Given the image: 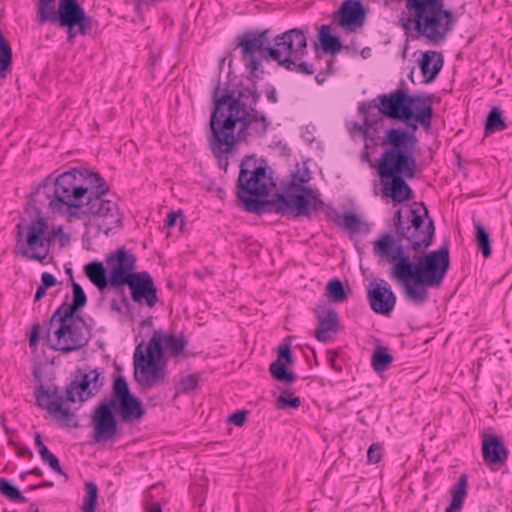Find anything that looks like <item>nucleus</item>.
Wrapping results in <instances>:
<instances>
[{
	"label": "nucleus",
	"mask_w": 512,
	"mask_h": 512,
	"mask_svg": "<svg viewBox=\"0 0 512 512\" xmlns=\"http://www.w3.org/2000/svg\"><path fill=\"white\" fill-rule=\"evenodd\" d=\"M307 33L308 30L301 28L289 29L274 37V45L267 48L268 57L280 62L285 58L301 60L307 54Z\"/></svg>",
	"instance_id": "nucleus-17"
},
{
	"label": "nucleus",
	"mask_w": 512,
	"mask_h": 512,
	"mask_svg": "<svg viewBox=\"0 0 512 512\" xmlns=\"http://www.w3.org/2000/svg\"><path fill=\"white\" fill-rule=\"evenodd\" d=\"M34 396L40 408L45 409L51 415L58 414L56 417L59 420L68 422L73 417V413L68 407H64L63 403L49 401V394L42 385L35 389Z\"/></svg>",
	"instance_id": "nucleus-28"
},
{
	"label": "nucleus",
	"mask_w": 512,
	"mask_h": 512,
	"mask_svg": "<svg viewBox=\"0 0 512 512\" xmlns=\"http://www.w3.org/2000/svg\"><path fill=\"white\" fill-rule=\"evenodd\" d=\"M301 405V400L299 397H294L292 394L289 396L280 395L277 398V408L278 409H287V408H293L297 409Z\"/></svg>",
	"instance_id": "nucleus-44"
},
{
	"label": "nucleus",
	"mask_w": 512,
	"mask_h": 512,
	"mask_svg": "<svg viewBox=\"0 0 512 512\" xmlns=\"http://www.w3.org/2000/svg\"><path fill=\"white\" fill-rule=\"evenodd\" d=\"M113 410L125 422L139 421L145 414L142 402L131 393L128 382L123 376L115 378L111 399L100 403L95 408L92 416L93 441L95 443L113 440L119 433Z\"/></svg>",
	"instance_id": "nucleus-4"
},
{
	"label": "nucleus",
	"mask_w": 512,
	"mask_h": 512,
	"mask_svg": "<svg viewBox=\"0 0 512 512\" xmlns=\"http://www.w3.org/2000/svg\"><path fill=\"white\" fill-rule=\"evenodd\" d=\"M47 290V288L40 284L35 293L34 302H39L46 295Z\"/></svg>",
	"instance_id": "nucleus-53"
},
{
	"label": "nucleus",
	"mask_w": 512,
	"mask_h": 512,
	"mask_svg": "<svg viewBox=\"0 0 512 512\" xmlns=\"http://www.w3.org/2000/svg\"><path fill=\"white\" fill-rule=\"evenodd\" d=\"M315 80L318 84H322L325 79L320 77V74L316 75Z\"/></svg>",
	"instance_id": "nucleus-61"
},
{
	"label": "nucleus",
	"mask_w": 512,
	"mask_h": 512,
	"mask_svg": "<svg viewBox=\"0 0 512 512\" xmlns=\"http://www.w3.org/2000/svg\"><path fill=\"white\" fill-rule=\"evenodd\" d=\"M292 362L290 345H281L278 350V359L272 362L269 367L272 377L283 383H293L297 377L293 372H288L286 369V364H292Z\"/></svg>",
	"instance_id": "nucleus-23"
},
{
	"label": "nucleus",
	"mask_w": 512,
	"mask_h": 512,
	"mask_svg": "<svg viewBox=\"0 0 512 512\" xmlns=\"http://www.w3.org/2000/svg\"><path fill=\"white\" fill-rule=\"evenodd\" d=\"M507 128L502 111L498 107H493L487 115L485 122V135L503 131Z\"/></svg>",
	"instance_id": "nucleus-34"
},
{
	"label": "nucleus",
	"mask_w": 512,
	"mask_h": 512,
	"mask_svg": "<svg viewBox=\"0 0 512 512\" xmlns=\"http://www.w3.org/2000/svg\"><path fill=\"white\" fill-rule=\"evenodd\" d=\"M271 34L269 29L248 30L237 37L241 60L253 78L260 79L258 71L262 61H270L267 48H270Z\"/></svg>",
	"instance_id": "nucleus-16"
},
{
	"label": "nucleus",
	"mask_w": 512,
	"mask_h": 512,
	"mask_svg": "<svg viewBox=\"0 0 512 512\" xmlns=\"http://www.w3.org/2000/svg\"><path fill=\"white\" fill-rule=\"evenodd\" d=\"M421 73L423 75V83H432L440 73L444 58L440 52L426 51L422 54L421 59L418 60Z\"/></svg>",
	"instance_id": "nucleus-27"
},
{
	"label": "nucleus",
	"mask_w": 512,
	"mask_h": 512,
	"mask_svg": "<svg viewBox=\"0 0 512 512\" xmlns=\"http://www.w3.org/2000/svg\"><path fill=\"white\" fill-rule=\"evenodd\" d=\"M408 177H384L382 182L383 195L389 197L396 203H402L412 198V189L406 183Z\"/></svg>",
	"instance_id": "nucleus-24"
},
{
	"label": "nucleus",
	"mask_w": 512,
	"mask_h": 512,
	"mask_svg": "<svg viewBox=\"0 0 512 512\" xmlns=\"http://www.w3.org/2000/svg\"><path fill=\"white\" fill-rule=\"evenodd\" d=\"M17 447H18V455L20 457L27 456L30 459L33 457V452L28 447H19V446H17Z\"/></svg>",
	"instance_id": "nucleus-55"
},
{
	"label": "nucleus",
	"mask_w": 512,
	"mask_h": 512,
	"mask_svg": "<svg viewBox=\"0 0 512 512\" xmlns=\"http://www.w3.org/2000/svg\"><path fill=\"white\" fill-rule=\"evenodd\" d=\"M101 373L96 369L89 373H83L76 377L66 387V401L75 402L76 395L81 402H84L94 396L103 386Z\"/></svg>",
	"instance_id": "nucleus-20"
},
{
	"label": "nucleus",
	"mask_w": 512,
	"mask_h": 512,
	"mask_svg": "<svg viewBox=\"0 0 512 512\" xmlns=\"http://www.w3.org/2000/svg\"><path fill=\"white\" fill-rule=\"evenodd\" d=\"M394 226L395 235L392 237L395 244L392 251H397L401 246L404 255H409V251L424 252L433 242L434 220L423 203H414L396 211Z\"/></svg>",
	"instance_id": "nucleus-8"
},
{
	"label": "nucleus",
	"mask_w": 512,
	"mask_h": 512,
	"mask_svg": "<svg viewBox=\"0 0 512 512\" xmlns=\"http://www.w3.org/2000/svg\"><path fill=\"white\" fill-rule=\"evenodd\" d=\"M225 107L230 113L218 125L210 127L208 143L220 166L224 160L226 168L228 166L226 155L234 152L240 143L248 142L249 138H264L272 122L263 112L257 109L246 111L239 107L235 100Z\"/></svg>",
	"instance_id": "nucleus-3"
},
{
	"label": "nucleus",
	"mask_w": 512,
	"mask_h": 512,
	"mask_svg": "<svg viewBox=\"0 0 512 512\" xmlns=\"http://www.w3.org/2000/svg\"><path fill=\"white\" fill-rule=\"evenodd\" d=\"M85 489L86 497L81 505V510L82 512H94L98 499V487L94 482H87Z\"/></svg>",
	"instance_id": "nucleus-40"
},
{
	"label": "nucleus",
	"mask_w": 512,
	"mask_h": 512,
	"mask_svg": "<svg viewBox=\"0 0 512 512\" xmlns=\"http://www.w3.org/2000/svg\"><path fill=\"white\" fill-rule=\"evenodd\" d=\"M39 331L40 326L39 324H34L31 329L30 338H29V345L30 347H36L39 339Z\"/></svg>",
	"instance_id": "nucleus-49"
},
{
	"label": "nucleus",
	"mask_w": 512,
	"mask_h": 512,
	"mask_svg": "<svg viewBox=\"0 0 512 512\" xmlns=\"http://www.w3.org/2000/svg\"><path fill=\"white\" fill-rule=\"evenodd\" d=\"M41 459L44 463L48 464L55 473L64 476L66 480L69 478L61 468L58 458L50 450L46 454H42Z\"/></svg>",
	"instance_id": "nucleus-43"
},
{
	"label": "nucleus",
	"mask_w": 512,
	"mask_h": 512,
	"mask_svg": "<svg viewBox=\"0 0 512 512\" xmlns=\"http://www.w3.org/2000/svg\"><path fill=\"white\" fill-rule=\"evenodd\" d=\"M405 10L400 21L405 30L413 27L416 38L427 44L440 45L453 31L456 18L444 0H404Z\"/></svg>",
	"instance_id": "nucleus-5"
},
{
	"label": "nucleus",
	"mask_w": 512,
	"mask_h": 512,
	"mask_svg": "<svg viewBox=\"0 0 512 512\" xmlns=\"http://www.w3.org/2000/svg\"><path fill=\"white\" fill-rule=\"evenodd\" d=\"M318 31V39L324 53L336 54L341 51L342 43L338 36L331 34L329 25H321Z\"/></svg>",
	"instance_id": "nucleus-33"
},
{
	"label": "nucleus",
	"mask_w": 512,
	"mask_h": 512,
	"mask_svg": "<svg viewBox=\"0 0 512 512\" xmlns=\"http://www.w3.org/2000/svg\"><path fill=\"white\" fill-rule=\"evenodd\" d=\"M382 452H383L382 445L379 443H373L369 447L368 452H367L368 462L371 464H376V463L380 462L382 459Z\"/></svg>",
	"instance_id": "nucleus-45"
},
{
	"label": "nucleus",
	"mask_w": 512,
	"mask_h": 512,
	"mask_svg": "<svg viewBox=\"0 0 512 512\" xmlns=\"http://www.w3.org/2000/svg\"><path fill=\"white\" fill-rule=\"evenodd\" d=\"M148 512H162V508L158 503H152Z\"/></svg>",
	"instance_id": "nucleus-57"
},
{
	"label": "nucleus",
	"mask_w": 512,
	"mask_h": 512,
	"mask_svg": "<svg viewBox=\"0 0 512 512\" xmlns=\"http://www.w3.org/2000/svg\"><path fill=\"white\" fill-rule=\"evenodd\" d=\"M219 88H215L213 91V102L214 107L210 116L209 126L215 127L222 119H225L230 112H228L225 106L230 104L232 100H235L239 107L244 108L246 111H254L260 100L261 94L257 92L255 88L242 86L240 87L238 94L235 95L234 91L226 90L222 96H218Z\"/></svg>",
	"instance_id": "nucleus-18"
},
{
	"label": "nucleus",
	"mask_w": 512,
	"mask_h": 512,
	"mask_svg": "<svg viewBox=\"0 0 512 512\" xmlns=\"http://www.w3.org/2000/svg\"><path fill=\"white\" fill-rule=\"evenodd\" d=\"M394 244L392 234L384 233L373 243L374 254L392 263L390 277L403 285L408 301L421 306L429 299L428 287H440L450 268L449 244L419 256L416 263L403 254L401 246L392 251Z\"/></svg>",
	"instance_id": "nucleus-2"
},
{
	"label": "nucleus",
	"mask_w": 512,
	"mask_h": 512,
	"mask_svg": "<svg viewBox=\"0 0 512 512\" xmlns=\"http://www.w3.org/2000/svg\"><path fill=\"white\" fill-rule=\"evenodd\" d=\"M1 424H2V427L5 430L6 434H11L12 433V431L8 428V425H6V419L5 418H2Z\"/></svg>",
	"instance_id": "nucleus-59"
},
{
	"label": "nucleus",
	"mask_w": 512,
	"mask_h": 512,
	"mask_svg": "<svg viewBox=\"0 0 512 512\" xmlns=\"http://www.w3.org/2000/svg\"><path fill=\"white\" fill-rule=\"evenodd\" d=\"M298 180L300 183L290 182L270 203L275 211L282 215L292 212L294 217L311 218L323 208L324 202L320 199L318 191L302 185L308 179L301 177Z\"/></svg>",
	"instance_id": "nucleus-12"
},
{
	"label": "nucleus",
	"mask_w": 512,
	"mask_h": 512,
	"mask_svg": "<svg viewBox=\"0 0 512 512\" xmlns=\"http://www.w3.org/2000/svg\"><path fill=\"white\" fill-rule=\"evenodd\" d=\"M109 186L99 173L74 168L57 178H46L43 185L31 194L29 204L45 205L53 213H66L68 220L84 215L112 218L110 223L120 222L117 204L103 199Z\"/></svg>",
	"instance_id": "nucleus-1"
},
{
	"label": "nucleus",
	"mask_w": 512,
	"mask_h": 512,
	"mask_svg": "<svg viewBox=\"0 0 512 512\" xmlns=\"http://www.w3.org/2000/svg\"><path fill=\"white\" fill-rule=\"evenodd\" d=\"M280 66L288 71L303 75H312L315 72L314 66L305 61L285 58L280 62Z\"/></svg>",
	"instance_id": "nucleus-37"
},
{
	"label": "nucleus",
	"mask_w": 512,
	"mask_h": 512,
	"mask_svg": "<svg viewBox=\"0 0 512 512\" xmlns=\"http://www.w3.org/2000/svg\"><path fill=\"white\" fill-rule=\"evenodd\" d=\"M54 484L51 481H45L39 485L32 486L31 489L43 488V487H52Z\"/></svg>",
	"instance_id": "nucleus-58"
},
{
	"label": "nucleus",
	"mask_w": 512,
	"mask_h": 512,
	"mask_svg": "<svg viewBox=\"0 0 512 512\" xmlns=\"http://www.w3.org/2000/svg\"><path fill=\"white\" fill-rule=\"evenodd\" d=\"M199 377L197 374H189L181 377L178 383V391L181 393H189L198 385Z\"/></svg>",
	"instance_id": "nucleus-42"
},
{
	"label": "nucleus",
	"mask_w": 512,
	"mask_h": 512,
	"mask_svg": "<svg viewBox=\"0 0 512 512\" xmlns=\"http://www.w3.org/2000/svg\"><path fill=\"white\" fill-rule=\"evenodd\" d=\"M149 8L150 4L146 0H134V10L138 16H142Z\"/></svg>",
	"instance_id": "nucleus-48"
},
{
	"label": "nucleus",
	"mask_w": 512,
	"mask_h": 512,
	"mask_svg": "<svg viewBox=\"0 0 512 512\" xmlns=\"http://www.w3.org/2000/svg\"><path fill=\"white\" fill-rule=\"evenodd\" d=\"M269 168L258 162L253 156H246L240 165L237 181V196L248 212H259L260 198L269 195L270 188L275 185Z\"/></svg>",
	"instance_id": "nucleus-11"
},
{
	"label": "nucleus",
	"mask_w": 512,
	"mask_h": 512,
	"mask_svg": "<svg viewBox=\"0 0 512 512\" xmlns=\"http://www.w3.org/2000/svg\"><path fill=\"white\" fill-rule=\"evenodd\" d=\"M474 226H475V241L477 244L478 249L481 251L484 258L490 257L492 253L491 249V240L489 233L485 229V227L481 224L480 221L474 220Z\"/></svg>",
	"instance_id": "nucleus-35"
},
{
	"label": "nucleus",
	"mask_w": 512,
	"mask_h": 512,
	"mask_svg": "<svg viewBox=\"0 0 512 512\" xmlns=\"http://www.w3.org/2000/svg\"><path fill=\"white\" fill-rule=\"evenodd\" d=\"M179 217H183V214H182V211L179 210L177 212L175 211H171L168 215H167V219H166V225L168 227H173L176 225V222H177V219Z\"/></svg>",
	"instance_id": "nucleus-50"
},
{
	"label": "nucleus",
	"mask_w": 512,
	"mask_h": 512,
	"mask_svg": "<svg viewBox=\"0 0 512 512\" xmlns=\"http://www.w3.org/2000/svg\"><path fill=\"white\" fill-rule=\"evenodd\" d=\"M66 273L70 274V277L73 278L71 268L66 269Z\"/></svg>",
	"instance_id": "nucleus-63"
},
{
	"label": "nucleus",
	"mask_w": 512,
	"mask_h": 512,
	"mask_svg": "<svg viewBox=\"0 0 512 512\" xmlns=\"http://www.w3.org/2000/svg\"><path fill=\"white\" fill-rule=\"evenodd\" d=\"M146 1L150 4V6H152V5H155L156 3L161 2L162 0H146Z\"/></svg>",
	"instance_id": "nucleus-62"
},
{
	"label": "nucleus",
	"mask_w": 512,
	"mask_h": 512,
	"mask_svg": "<svg viewBox=\"0 0 512 512\" xmlns=\"http://www.w3.org/2000/svg\"><path fill=\"white\" fill-rule=\"evenodd\" d=\"M163 351L156 340L149 341L145 349L143 342L134 351V378L142 391H149L165 381L166 370L159 362Z\"/></svg>",
	"instance_id": "nucleus-15"
},
{
	"label": "nucleus",
	"mask_w": 512,
	"mask_h": 512,
	"mask_svg": "<svg viewBox=\"0 0 512 512\" xmlns=\"http://www.w3.org/2000/svg\"><path fill=\"white\" fill-rule=\"evenodd\" d=\"M45 390L49 394V401H59L63 403L64 400H66V397L64 398V396L59 393V389L57 387H55L53 390Z\"/></svg>",
	"instance_id": "nucleus-51"
},
{
	"label": "nucleus",
	"mask_w": 512,
	"mask_h": 512,
	"mask_svg": "<svg viewBox=\"0 0 512 512\" xmlns=\"http://www.w3.org/2000/svg\"><path fill=\"white\" fill-rule=\"evenodd\" d=\"M482 457L486 465H502L508 458V450L501 437L494 434L483 433Z\"/></svg>",
	"instance_id": "nucleus-22"
},
{
	"label": "nucleus",
	"mask_w": 512,
	"mask_h": 512,
	"mask_svg": "<svg viewBox=\"0 0 512 512\" xmlns=\"http://www.w3.org/2000/svg\"><path fill=\"white\" fill-rule=\"evenodd\" d=\"M317 329L315 336L318 341L326 343L331 341L339 329V316L333 309H329L317 316Z\"/></svg>",
	"instance_id": "nucleus-26"
},
{
	"label": "nucleus",
	"mask_w": 512,
	"mask_h": 512,
	"mask_svg": "<svg viewBox=\"0 0 512 512\" xmlns=\"http://www.w3.org/2000/svg\"><path fill=\"white\" fill-rule=\"evenodd\" d=\"M15 253L27 260L43 262L49 255L54 235L49 231L47 222L39 217L25 227L16 225Z\"/></svg>",
	"instance_id": "nucleus-14"
},
{
	"label": "nucleus",
	"mask_w": 512,
	"mask_h": 512,
	"mask_svg": "<svg viewBox=\"0 0 512 512\" xmlns=\"http://www.w3.org/2000/svg\"><path fill=\"white\" fill-rule=\"evenodd\" d=\"M418 139L415 133L402 128H390L385 131L381 145L389 147L378 163L380 180L384 177L404 176L413 179L417 171L415 149Z\"/></svg>",
	"instance_id": "nucleus-9"
},
{
	"label": "nucleus",
	"mask_w": 512,
	"mask_h": 512,
	"mask_svg": "<svg viewBox=\"0 0 512 512\" xmlns=\"http://www.w3.org/2000/svg\"><path fill=\"white\" fill-rule=\"evenodd\" d=\"M0 493L9 500L17 503H24L27 501L21 491L6 478L0 479Z\"/></svg>",
	"instance_id": "nucleus-39"
},
{
	"label": "nucleus",
	"mask_w": 512,
	"mask_h": 512,
	"mask_svg": "<svg viewBox=\"0 0 512 512\" xmlns=\"http://www.w3.org/2000/svg\"><path fill=\"white\" fill-rule=\"evenodd\" d=\"M335 223L343 226L347 230L356 233L360 230L361 220L359 216L354 213L347 212L335 219Z\"/></svg>",
	"instance_id": "nucleus-41"
},
{
	"label": "nucleus",
	"mask_w": 512,
	"mask_h": 512,
	"mask_svg": "<svg viewBox=\"0 0 512 512\" xmlns=\"http://www.w3.org/2000/svg\"><path fill=\"white\" fill-rule=\"evenodd\" d=\"M467 489L468 478L465 474H462L451 489V501L445 512H460L467 496Z\"/></svg>",
	"instance_id": "nucleus-31"
},
{
	"label": "nucleus",
	"mask_w": 512,
	"mask_h": 512,
	"mask_svg": "<svg viewBox=\"0 0 512 512\" xmlns=\"http://www.w3.org/2000/svg\"><path fill=\"white\" fill-rule=\"evenodd\" d=\"M374 108H377L374 99L371 102H361L358 105V112L364 117V123L359 129L366 138H370L373 142L375 138H379L378 126L383 123L382 115L371 112Z\"/></svg>",
	"instance_id": "nucleus-25"
},
{
	"label": "nucleus",
	"mask_w": 512,
	"mask_h": 512,
	"mask_svg": "<svg viewBox=\"0 0 512 512\" xmlns=\"http://www.w3.org/2000/svg\"><path fill=\"white\" fill-rule=\"evenodd\" d=\"M366 10L361 0H345L334 13L333 19L347 32H353L364 25Z\"/></svg>",
	"instance_id": "nucleus-21"
},
{
	"label": "nucleus",
	"mask_w": 512,
	"mask_h": 512,
	"mask_svg": "<svg viewBox=\"0 0 512 512\" xmlns=\"http://www.w3.org/2000/svg\"><path fill=\"white\" fill-rule=\"evenodd\" d=\"M410 78H411V81L413 82V72H410Z\"/></svg>",
	"instance_id": "nucleus-64"
},
{
	"label": "nucleus",
	"mask_w": 512,
	"mask_h": 512,
	"mask_svg": "<svg viewBox=\"0 0 512 512\" xmlns=\"http://www.w3.org/2000/svg\"><path fill=\"white\" fill-rule=\"evenodd\" d=\"M57 284V279L50 273L44 272L41 275V285L49 289Z\"/></svg>",
	"instance_id": "nucleus-47"
},
{
	"label": "nucleus",
	"mask_w": 512,
	"mask_h": 512,
	"mask_svg": "<svg viewBox=\"0 0 512 512\" xmlns=\"http://www.w3.org/2000/svg\"><path fill=\"white\" fill-rule=\"evenodd\" d=\"M266 97L269 102L276 103L278 101L276 89L271 87L269 90H267Z\"/></svg>",
	"instance_id": "nucleus-54"
},
{
	"label": "nucleus",
	"mask_w": 512,
	"mask_h": 512,
	"mask_svg": "<svg viewBox=\"0 0 512 512\" xmlns=\"http://www.w3.org/2000/svg\"><path fill=\"white\" fill-rule=\"evenodd\" d=\"M156 340L159 343L160 349L164 352V348L174 357L184 354L187 341L183 334L175 336L173 334H166L160 330H155L149 341Z\"/></svg>",
	"instance_id": "nucleus-29"
},
{
	"label": "nucleus",
	"mask_w": 512,
	"mask_h": 512,
	"mask_svg": "<svg viewBox=\"0 0 512 512\" xmlns=\"http://www.w3.org/2000/svg\"><path fill=\"white\" fill-rule=\"evenodd\" d=\"M27 474H32V475H36V476H42L43 475V471L40 468L36 467V468H33V469L23 473L21 475V477L24 478V476L27 475Z\"/></svg>",
	"instance_id": "nucleus-56"
},
{
	"label": "nucleus",
	"mask_w": 512,
	"mask_h": 512,
	"mask_svg": "<svg viewBox=\"0 0 512 512\" xmlns=\"http://www.w3.org/2000/svg\"><path fill=\"white\" fill-rule=\"evenodd\" d=\"M34 439H35V444H36V446L38 447L39 455H40V457H41V456H42V454H46V453L49 451V449H48V448L46 447V445L43 443V441H42V437H41V435H40L39 433H36V434H35Z\"/></svg>",
	"instance_id": "nucleus-52"
},
{
	"label": "nucleus",
	"mask_w": 512,
	"mask_h": 512,
	"mask_svg": "<svg viewBox=\"0 0 512 512\" xmlns=\"http://www.w3.org/2000/svg\"><path fill=\"white\" fill-rule=\"evenodd\" d=\"M88 341L82 317L53 313L46 329V342L52 350L69 353L83 348Z\"/></svg>",
	"instance_id": "nucleus-13"
},
{
	"label": "nucleus",
	"mask_w": 512,
	"mask_h": 512,
	"mask_svg": "<svg viewBox=\"0 0 512 512\" xmlns=\"http://www.w3.org/2000/svg\"><path fill=\"white\" fill-rule=\"evenodd\" d=\"M247 414L248 412L245 410L236 411L229 417V422L236 426H242L246 421Z\"/></svg>",
	"instance_id": "nucleus-46"
},
{
	"label": "nucleus",
	"mask_w": 512,
	"mask_h": 512,
	"mask_svg": "<svg viewBox=\"0 0 512 512\" xmlns=\"http://www.w3.org/2000/svg\"><path fill=\"white\" fill-rule=\"evenodd\" d=\"M392 361L393 356L388 352V349L378 347L372 355L371 364L376 372L381 373L388 369Z\"/></svg>",
	"instance_id": "nucleus-36"
},
{
	"label": "nucleus",
	"mask_w": 512,
	"mask_h": 512,
	"mask_svg": "<svg viewBox=\"0 0 512 512\" xmlns=\"http://www.w3.org/2000/svg\"><path fill=\"white\" fill-rule=\"evenodd\" d=\"M85 273L89 280L101 291H103L108 284L106 269L102 262L92 261L85 266Z\"/></svg>",
	"instance_id": "nucleus-32"
},
{
	"label": "nucleus",
	"mask_w": 512,
	"mask_h": 512,
	"mask_svg": "<svg viewBox=\"0 0 512 512\" xmlns=\"http://www.w3.org/2000/svg\"><path fill=\"white\" fill-rule=\"evenodd\" d=\"M136 261V256L124 247L109 254L106 264L109 268L110 286L120 289L127 285L135 303L153 308L159 301L157 288L149 272H134Z\"/></svg>",
	"instance_id": "nucleus-6"
},
{
	"label": "nucleus",
	"mask_w": 512,
	"mask_h": 512,
	"mask_svg": "<svg viewBox=\"0 0 512 512\" xmlns=\"http://www.w3.org/2000/svg\"><path fill=\"white\" fill-rule=\"evenodd\" d=\"M367 299L375 313L385 316L390 315L396 304V295L390 284L382 278L370 282Z\"/></svg>",
	"instance_id": "nucleus-19"
},
{
	"label": "nucleus",
	"mask_w": 512,
	"mask_h": 512,
	"mask_svg": "<svg viewBox=\"0 0 512 512\" xmlns=\"http://www.w3.org/2000/svg\"><path fill=\"white\" fill-rule=\"evenodd\" d=\"M37 17L40 23H57L67 28V40L72 43L77 35L85 36L93 30V19L87 15L78 0H38Z\"/></svg>",
	"instance_id": "nucleus-10"
},
{
	"label": "nucleus",
	"mask_w": 512,
	"mask_h": 512,
	"mask_svg": "<svg viewBox=\"0 0 512 512\" xmlns=\"http://www.w3.org/2000/svg\"><path fill=\"white\" fill-rule=\"evenodd\" d=\"M72 292H73V300L71 304L66 302L62 303L55 311L57 316L66 315L71 317H80L77 315V312L81 310L87 303V296L82 288V286L75 282L73 278H71Z\"/></svg>",
	"instance_id": "nucleus-30"
},
{
	"label": "nucleus",
	"mask_w": 512,
	"mask_h": 512,
	"mask_svg": "<svg viewBox=\"0 0 512 512\" xmlns=\"http://www.w3.org/2000/svg\"><path fill=\"white\" fill-rule=\"evenodd\" d=\"M28 512H39L38 506L35 503H31Z\"/></svg>",
	"instance_id": "nucleus-60"
},
{
	"label": "nucleus",
	"mask_w": 512,
	"mask_h": 512,
	"mask_svg": "<svg viewBox=\"0 0 512 512\" xmlns=\"http://www.w3.org/2000/svg\"><path fill=\"white\" fill-rule=\"evenodd\" d=\"M327 296L331 302L342 303L347 299L346 291L341 280L334 278L326 286Z\"/></svg>",
	"instance_id": "nucleus-38"
},
{
	"label": "nucleus",
	"mask_w": 512,
	"mask_h": 512,
	"mask_svg": "<svg viewBox=\"0 0 512 512\" xmlns=\"http://www.w3.org/2000/svg\"><path fill=\"white\" fill-rule=\"evenodd\" d=\"M434 94L425 92L409 95L405 89L398 88L388 94L374 98L379 114L389 119L405 123L414 133L420 124L429 129L433 119Z\"/></svg>",
	"instance_id": "nucleus-7"
}]
</instances>
